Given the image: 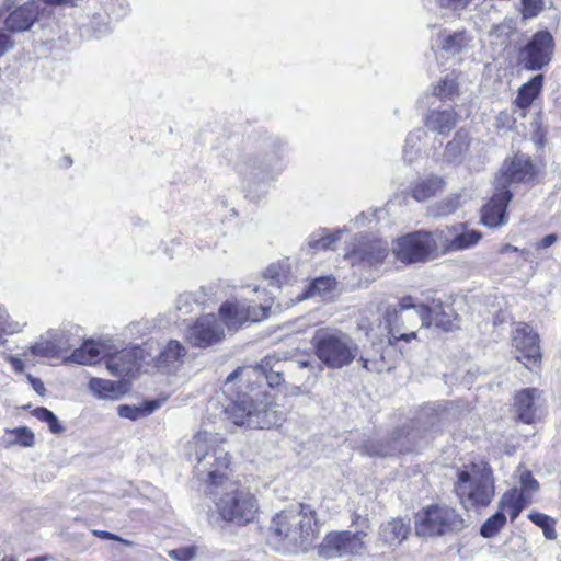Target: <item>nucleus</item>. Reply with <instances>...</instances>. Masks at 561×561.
Segmentation results:
<instances>
[{
    "label": "nucleus",
    "mask_w": 561,
    "mask_h": 561,
    "mask_svg": "<svg viewBox=\"0 0 561 561\" xmlns=\"http://www.w3.org/2000/svg\"><path fill=\"white\" fill-rule=\"evenodd\" d=\"M226 444V438L218 433L201 430L188 442L187 448L196 461L198 480L221 489L214 501L218 518L231 526L243 527L255 520L259 502L249 490L227 479L230 456Z\"/></svg>",
    "instance_id": "1"
},
{
    "label": "nucleus",
    "mask_w": 561,
    "mask_h": 561,
    "mask_svg": "<svg viewBox=\"0 0 561 561\" xmlns=\"http://www.w3.org/2000/svg\"><path fill=\"white\" fill-rule=\"evenodd\" d=\"M284 364L275 355H267L254 367H239L233 370L226 379V391H232L237 381L241 383L238 388L242 389L243 383H247L248 390L238 391L236 398L225 408L227 420L249 428L278 425L284 419L283 413L277 410L270 394L260 389L257 380L264 379L271 388L279 386L284 380Z\"/></svg>",
    "instance_id": "2"
},
{
    "label": "nucleus",
    "mask_w": 561,
    "mask_h": 561,
    "mask_svg": "<svg viewBox=\"0 0 561 561\" xmlns=\"http://www.w3.org/2000/svg\"><path fill=\"white\" fill-rule=\"evenodd\" d=\"M270 531L286 549L307 550L317 538L316 511L307 504L283 510L273 517Z\"/></svg>",
    "instance_id": "3"
},
{
    "label": "nucleus",
    "mask_w": 561,
    "mask_h": 561,
    "mask_svg": "<svg viewBox=\"0 0 561 561\" xmlns=\"http://www.w3.org/2000/svg\"><path fill=\"white\" fill-rule=\"evenodd\" d=\"M454 491L466 510L488 506L494 497L492 470L486 463H470L457 473Z\"/></svg>",
    "instance_id": "4"
},
{
    "label": "nucleus",
    "mask_w": 561,
    "mask_h": 561,
    "mask_svg": "<svg viewBox=\"0 0 561 561\" xmlns=\"http://www.w3.org/2000/svg\"><path fill=\"white\" fill-rule=\"evenodd\" d=\"M311 344L316 356L331 369H341L353 363L358 354V345L346 333L339 330L319 329Z\"/></svg>",
    "instance_id": "5"
},
{
    "label": "nucleus",
    "mask_w": 561,
    "mask_h": 561,
    "mask_svg": "<svg viewBox=\"0 0 561 561\" xmlns=\"http://www.w3.org/2000/svg\"><path fill=\"white\" fill-rule=\"evenodd\" d=\"M414 527L419 537L433 538L460 531L465 522L455 508L445 504H432L416 513Z\"/></svg>",
    "instance_id": "6"
},
{
    "label": "nucleus",
    "mask_w": 561,
    "mask_h": 561,
    "mask_svg": "<svg viewBox=\"0 0 561 561\" xmlns=\"http://www.w3.org/2000/svg\"><path fill=\"white\" fill-rule=\"evenodd\" d=\"M390 255L388 243L381 239L366 237L355 238V242L345 259L350 261L355 273L365 278L373 276Z\"/></svg>",
    "instance_id": "7"
},
{
    "label": "nucleus",
    "mask_w": 561,
    "mask_h": 561,
    "mask_svg": "<svg viewBox=\"0 0 561 561\" xmlns=\"http://www.w3.org/2000/svg\"><path fill=\"white\" fill-rule=\"evenodd\" d=\"M274 294L259 305H249L243 301H227L219 309V317L229 330H238L244 322H257L268 317Z\"/></svg>",
    "instance_id": "8"
},
{
    "label": "nucleus",
    "mask_w": 561,
    "mask_h": 561,
    "mask_svg": "<svg viewBox=\"0 0 561 561\" xmlns=\"http://www.w3.org/2000/svg\"><path fill=\"white\" fill-rule=\"evenodd\" d=\"M365 531L352 533L350 530L328 534L319 546V556L325 559L342 558L345 556H359L366 550Z\"/></svg>",
    "instance_id": "9"
},
{
    "label": "nucleus",
    "mask_w": 561,
    "mask_h": 561,
    "mask_svg": "<svg viewBox=\"0 0 561 561\" xmlns=\"http://www.w3.org/2000/svg\"><path fill=\"white\" fill-rule=\"evenodd\" d=\"M430 232L419 230L399 238L393 245L396 257L407 264L425 262L433 256Z\"/></svg>",
    "instance_id": "10"
},
{
    "label": "nucleus",
    "mask_w": 561,
    "mask_h": 561,
    "mask_svg": "<svg viewBox=\"0 0 561 561\" xmlns=\"http://www.w3.org/2000/svg\"><path fill=\"white\" fill-rule=\"evenodd\" d=\"M512 346L516 359L527 368L537 366L541 360L539 335L527 323L519 322L512 332Z\"/></svg>",
    "instance_id": "11"
},
{
    "label": "nucleus",
    "mask_w": 561,
    "mask_h": 561,
    "mask_svg": "<svg viewBox=\"0 0 561 561\" xmlns=\"http://www.w3.org/2000/svg\"><path fill=\"white\" fill-rule=\"evenodd\" d=\"M554 41L547 31L537 32L520 50V61L528 70H539L547 66L552 56Z\"/></svg>",
    "instance_id": "12"
},
{
    "label": "nucleus",
    "mask_w": 561,
    "mask_h": 561,
    "mask_svg": "<svg viewBox=\"0 0 561 561\" xmlns=\"http://www.w3.org/2000/svg\"><path fill=\"white\" fill-rule=\"evenodd\" d=\"M186 339L196 347H209L225 339L221 320L214 313L199 317L186 332Z\"/></svg>",
    "instance_id": "13"
},
{
    "label": "nucleus",
    "mask_w": 561,
    "mask_h": 561,
    "mask_svg": "<svg viewBox=\"0 0 561 561\" xmlns=\"http://www.w3.org/2000/svg\"><path fill=\"white\" fill-rule=\"evenodd\" d=\"M536 175L535 167L529 157L515 156L512 160H506L495 178V190L510 191L512 184L528 183Z\"/></svg>",
    "instance_id": "14"
},
{
    "label": "nucleus",
    "mask_w": 561,
    "mask_h": 561,
    "mask_svg": "<svg viewBox=\"0 0 561 561\" xmlns=\"http://www.w3.org/2000/svg\"><path fill=\"white\" fill-rule=\"evenodd\" d=\"M415 314L419 317L422 327L435 325L443 331H451L458 328V314L450 305H444L442 301H434L431 307L420 305L415 308Z\"/></svg>",
    "instance_id": "15"
},
{
    "label": "nucleus",
    "mask_w": 561,
    "mask_h": 561,
    "mask_svg": "<svg viewBox=\"0 0 561 561\" xmlns=\"http://www.w3.org/2000/svg\"><path fill=\"white\" fill-rule=\"evenodd\" d=\"M419 317L411 312H402L397 307H388L385 313V321L389 333V344L394 345L397 341L410 342L416 337L415 327Z\"/></svg>",
    "instance_id": "16"
},
{
    "label": "nucleus",
    "mask_w": 561,
    "mask_h": 561,
    "mask_svg": "<svg viewBox=\"0 0 561 561\" xmlns=\"http://www.w3.org/2000/svg\"><path fill=\"white\" fill-rule=\"evenodd\" d=\"M420 430L411 431L400 430L389 444L370 442L365 445L366 451L373 456H392L397 453H408L416 446L414 439L419 436Z\"/></svg>",
    "instance_id": "17"
},
{
    "label": "nucleus",
    "mask_w": 561,
    "mask_h": 561,
    "mask_svg": "<svg viewBox=\"0 0 561 561\" xmlns=\"http://www.w3.org/2000/svg\"><path fill=\"white\" fill-rule=\"evenodd\" d=\"M541 405V392L536 388L522 389L514 397V411L517 420L526 424L536 422L539 417Z\"/></svg>",
    "instance_id": "18"
},
{
    "label": "nucleus",
    "mask_w": 561,
    "mask_h": 561,
    "mask_svg": "<svg viewBox=\"0 0 561 561\" xmlns=\"http://www.w3.org/2000/svg\"><path fill=\"white\" fill-rule=\"evenodd\" d=\"M511 191L495 190L490 202L482 208L481 220L490 228L500 227L507 221L506 207L512 201Z\"/></svg>",
    "instance_id": "19"
},
{
    "label": "nucleus",
    "mask_w": 561,
    "mask_h": 561,
    "mask_svg": "<svg viewBox=\"0 0 561 561\" xmlns=\"http://www.w3.org/2000/svg\"><path fill=\"white\" fill-rule=\"evenodd\" d=\"M103 357L108 371L117 377L130 376L140 366V357L135 348H123L112 354H103Z\"/></svg>",
    "instance_id": "20"
},
{
    "label": "nucleus",
    "mask_w": 561,
    "mask_h": 561,
    "mask_svg": "<svg viewBox=\"0 0 561 561\" xmlns=\"http://www.w3.org/2000/svg\"><path fill=\"white\" fill-rule=\"evenodd\" d=\"M186 356V347L176 340H170L157 357V366L172 373L183 366Z\"/></svg>",
    "instance_id": "21"
},
{
    "label": "nucleus",
    "mask_w": 561,
    "mask_h": 561,
    "mask_svg": "<svg viewBox=\"0 0 561 561\" xmlns=\"http://www.w3.org/2000/svg\"><path fill=\"white\" fill-rule=\"evenodd\" d=\"M38 16L35 2H26L11 12L5 19V26L11 32H24L32 27Z\"/></svg>",
    "instance_id": "22"
},
{
    "label": "nucleus",
    "mask_w": 561,
    "mask_h": 561,
    "mask_svg": "<svg viewBox=\"0 0 561 561\" xmlns=\"http://www.w3.org/2000/svg\"><path fill=\"white\" fill-rule=\"evenodd\" d=\"M410 531L409 522H404L402 518H393L380 526L378 539L385 546H397L408 537Z\"/></svg>",
    "instance_id": "23"
},
{
    "label": "nucleus",
    "mask_w": 561,
    "mask_h": 561,
    "mask_svg": "<svg viewBox=\"0 0 561 561\" xmlns=\"http://www.w3.org/2000/svg\"><path fill=\"white\" fill-rule=\"evenodd\" d=\"M457 119L458 115L454 110H433L426 115L424 124L431 131L448 135L455 128Z\"/></svg>",
    "instance_id": "24"
},
{
    "label": "nucleus",
    "mask_w": 561,
    "mask_h": 561,
    "mask_svg": "<svg viewBox=\"0 0 561 561\" xmlns=\"http://www.w3.org/2000/svg\"><path fill=\"white\" fill-rule=\"evenodd\" d=\"M542 82L543 76L537 75L530 81L520 87L514 102L515 106L518 108L515 113H518L519 117L524 118L526 116L527 108L541 91Z\"/></svg>",
    "instance_id": "25"
},
{
    "label": "nucleus",
    "mask_w": 561,
    "mask_h": 561,
    "mask_svg": "<svg viewBox=\"0 0 561 561\" xmlns=\"http://www.w3.org/2000/svg\"><path fill=\"white\" fill-rule=\"evenodd\" d=\"M440 47L448 54L456 55L471 47L472 37L466 31L440 34Z\"/></svg>",
    "instance_id": "26"
},
{
    "label": "nucleus",
    "mask_w": 561,
    "mask_h": 561,
    "mask_svg": "<svg viewBox=\"0 0 561 561\" xmlns=\"http://www.w3.org/2000/svg\"><path fill=\"white\" fill-rule=\"evenodd\" d=\"M102 348L103 346L93 341H87L72 352L68 360L80 365H94L100 360Z\"/></svg>",
    "instance_id": "27"
},
{
    "label": "nucleus",
    "mask_w": 561,
    "mask_h": 561,
    "mask_svg": "<svg viewBox=\"0 0 561 561\" xmlns=\"http://www.w3.org/2000/svg\"><path fill=\"white\" fill-rule=\"evenodd\" d=\"M455 226L445 227L430 232L431 250L433 255L438 253L454 252L453 238Z\"/></svg>",
    "instance_id": "28"
},
{
    "label": "nucleus",
    "mask_w": 561,
    "mask_h": 561,
    "mask_svg": "<svg viewBox=\"0 0 561 561\" xmlns=\"http://www.w3.org/2000/svg\"><path fill=\"white\" fill-rule=\"evenodd\" d=\"M525 504L526 496L518 493L516 489H512L503 494L500 501V508L507 512L511 519L514 520L524 510Z\"/></svg>",
    "instance_id": "29"
},
{
    "label": "nucleus",
    "mask_w": 561,
    "mask_h": 561,
    "mask_svg": "<svg viewBox=\"0 0 561 561\" xmlns=\"http://www.w3.org/2000/svg\"><path fill=\"white\" fill-rule=\"evenodd\" d=\"M443 184L444 182L440 178H428L416 183L411 188V195L417 202H424L427 198L434 196L443 187Z\"/></svg>",
    "instance_id": "30"
},
{
    "label": "nucleus",
    "mask_w": 561,
    "mask_h": 561,
    "mask_svg": "<svg viewBox=\"0 0 561 561\" xmlns=\"http://www.w3.org/2000/svg\"><path fill=\"white\" fill-rule=\"evenodd\" d=\"M469 147V137L467 131L460 129L458 130L453 140H450L444 151V157L449 162L457 161L468 149Z\"/></svg>",
    "instance_id": "31"
},
{
    "label": "nucleus",
    "mask_w": 561,
    "mask_h": 561,
    "mask_svg": "<svg viewBox=\"0 0 561 561\" xmlns=\"http://www.w3.org/2000/svg\"><path fill=\"white\" fill-rule=\"evenodd\" d=\"M482 234L476 230H466L462 225L455 226L453 238L454 251H461L476 245Z\"/></svg>",
    "instance_id": "32"
},
{
    "label": "nucleus",
    "mask_w": 561,
    "mask_h": 561,
    "mask_svg": "<svg viewBox=\"0 0 561 561\" xmlns=\"http://www.w3.org/2000/svg\"><path fill=\"white\" fill-rule=\"evenodd\" d=\"M445 413L439 412L435 407H425L417 417V424L424 432L438 431L444 422Z\"/></svg>",
    "instance_id": "33"
},
{
    "label": "nucleus",
    "mask_w": 561,
    "mask_h": 561,
    "mask_svg": "<svg viewBox=\"0 0 561 561\" xmlns=\"http://www.w3.org/2000/svg\"><path fill=\"white\" fill-rule=\"evenodd\" d=\"M89 387L90 390L100 399H115L118 397L119 391L114 381L92 378Z\"/></svg>",
    "instance_id": "34"
},
{
    "label": "nucleus",
    "mask_w": 561,
    "mask_h": 561,
    "mask_svg": "<svg viewBox=\"0 0 561 561\" xmlns=\"http://www.w3.org/2000/svg\"><path fill=\"white\" fill-rule=\"evenodd\" d=\"M25 327L26 321L24 319H14L4 307L0 306V339L3 335L19 333Z\"/></svg>",
    "instance_id": "35"
},
{
    "label": "nucleus",
    "mask_w": 561,
    "mask_h": 561,
    "mask_svg": "<svg viewBox=\"0 0 561 561\" xmlns=\"http://www.w3.org/2000/svg\"><path fill=\"white\" fill-rule=\"evenodd\" d=\"M287 275L288 266L280 262L272 263L263 272L264 279L270 280L268 285L275 289L280 287V284L286 280Z\"/></svg>",
    "instance_id": "36"
},
{
    "label": "nucleus",
    "mask_w": 561,
    "mask_h": 561,
    "mask_svg": "<svg viewBox=\"0 0 561 561\" xmlns=\"http://www.w3.org/2000/svg\"><path fill=\"white\" fill-rule=\"evenodd\" d=\"M4 439L8 444H19L23 447H31L34 445V434L26 426L8 431Z\"/></svg>",
    "instance_id": "37"
},
{
    "label": "nucleus",
    "mask_w": 561,
    "mask_h": 561,
    "mask_svg": "<svg viewBox=\"0 0 561 561\" xmlns=\"http://www.w3.org/2000/svg\"><path fill=\"white\" fill-rule=\"evenodd\" d=\"M505 523V514L503 512H496L483 523L480 534L484 538H492L504 527Z\"/></svg>",
    "instance_id": "38"
},
{
    "label": "nucleus",
    "mask_w": 561,
    "mask_h": 561,
    "mask_svg": "<svg viewBox=\"0 0 561 561\" xmlns=\"http://www.w3.org/2000/svg\"><path fill=\"white\" fill-rule=\"evenodd\" d=\"M157 404L153 402L147 403L144 408L123 404L117 408L118 415L124 419L136 421L154 411Z\"/></svg>",
    "instance_id": "39"
},
{
    "label": "nucleus",
    "mask_w": 561,
    "mask_h": 561,
    "mask_svg": "<svg viewBox=\"0 0 561 561\" xmlns=\"http://www.w3.org/2000/svg\"><path fill=\"white\" fill-rule=\"evenodd\" d=\"M528 517L535 525L539 526L542 529L543 535L547 539L553 540L557 538L554 520L551 517H549L546 514L537 512L530 513Z\"/></svg>",
    "instance_id": "40"
},
{
    "label": "nucleus",
    "mask_w": 561,
    "mask_h": 561,
    "mask_svg": "<svg viewBox=\"0 0 561 561\" xmlns=\"http://www.w3.org/2000/svg\"><path fill=\"white\" fill-rule=\"evenodd\" d=\"M335 285V280L332 277H319L316 278L308 287L307 291L302 294V298H311L316 295H322L329 293Z\"/></svg>",
    "instance_id": "41"
},
{
    "label": "nucleus",
    "mask_w": 561,
    "mask_h": 561,
    "mask_svg": "<svg viewBox=\"0 0 561 561\" xmlns=\"http://www.w3.org/2000/svg\"><path fill=\"white\" fill-rule=\"evenodd\" d=\"M342 234V230H335L332 233H325L320 237H316L314 234L310 238L308 245L313 250H328L331 245L340 240Z\"/></svg>",
    "instance_id": "42"
},
{
    "label": "nucleus",
    "mask_w": 561,
    "mask_h": 561,
    "mask_svg": "<svg viewBox=\"0 0 561 561\" xmlns=\"http://www.w3.org/2000/svg\"><path fill=\"white\" fill-rule=\"evenodd\" d=\"M458 92L456 80L449 76L444 78L440 83L434 88V94L442 100H451Z\"/></svg>",
    "instance_id": "43"
},
{
    "label": "nucleus",
    "mask_w": 561,
    "mask_h": 561,
    "mask_svg": "<svg viewBox=\"0 0 561 561\" xmlns=\"http://www.w3.org/2000/svg\"><path fill=\"white\" fill-rule=\"evenodd\" d=\"M422 139V130L417 129L408 135L405 139V145L403 148V158L412 162L415 154L419 152V146Z\"/></svg>",
    "instance_id": "44"
},
{
    "label": "nucleus",
    "mask_w": 561,
    "mask_h": 561,
    "mask_svg": "<svg viewBox=\"0 0 561 561\" xmlns=\"http://www.w3.org/2000/svg\"><path fill=\"white\" fill-rule=\"evenodd\" d=\"M358 360L367 371L381 373L385 369L383 354L381 352H377L371 356L360 355Z\"/></svg>",
    "instance_id": "45"
},
{
    "label": "nucleus",
    "mask_w": 561,
    "mask_h": 561,
    "mask_svg": "<svg viewBox=\"0 0 561 561\" xmlns=\"http://www.w3.org/2000/svg\"><path fill=\"white\" fill-rule=\"evenodd\" d=\"M197 294L184 293L180 295L176 299L175 308L182 314H188L193 312L194 305L198 304V299L196 298Z\"/></svg>",
    "instance_id": "46"
},
{
    "label": "nucleus",
    "mask_w": 561,
    "mask_h": 561,
    "mask_svg": "<svg viewBox=\"0 0 561 561\" xmlns=\"http://www.w3.org/2000/svg\"><path fill=\"white\" fill-rule=\"evenodd\" d=\"M279 164V159L273 157L268 161L261 162L257 168L259 172L253 171L251 174L254 179H259L262 181L270 179L272 178L271 173L273 172V170L278 169Z\"/></svg>",
    "instance_id": "47"
},
{
    "label": "nucleus",
    "mask_w": 561,
    "mask_h": 561,
    "mask_svg": "<svg viewBox=\"0 0 561 561\" xmlns=\"http://www.w3.org/2000/svg\"><path fill=\"white\" fill-rule=\"evenodd\" d=\"M31 352L36 356L53 357L58 353V350L55 343L42 341L31 346Z\"/></svg>",
    "instance_id": "48"
},
{
    "label": "nucleus",
    "mask_w": 561,
    "mask_h": 561,
    "mask_svg": "<svg viewBox=\"0 0 561 561\" xmlns=\"http://www.w3.org/2000/svg\"><path fill=\"white\" fill-rule=\"evenodd\" d=\"M539 488L538 481L531 476L529 471H525L520 476V491L523 495L527 496L536 492Z\"/></svg>",
    "instance_id": "49"
},
{
    "label": "nucleus",
    "mask_w": 561,
    "mask_h": 561,
    "mask_svg": "<svg viewBox=\"0 0 561 561\" xmlns=\"http://www.w3.org/2000/svg\"><path fill=\"white\" fill-rule=\"evenodd\" d=\"M169 557L175 561H192L196 556L195 547H183L168 552Z\"/></svg>",
    "instance_id": "50"
},
{
    "label": "nucleus",
    "mask_w": 561,
    "mask_h": 561,
    "mask_svg": "<svg viewBox=\"0 0 561 561\" xmlns=\"http://www.w3.org/2000/svg\"><path fill=\"white\" fill-rule=\"evenodd\" d=\"M523 5L524 18H534L543 9V0H523Z\"/></svg>",
    "instance_id": "51"
},
{
    "label": "nucleus",
    "mask_w": 561,
    "mask_h": 561,
    "mask_svg": "<svg viewBox=\"0 0 561 561\" xmlns=\"http://www.w3.org/2000/svg\"><path fill=\"white\" fill-rule=\"evenodd\" d=\"M420 305H414L412 302V298L408 296V297L402 298V300L398 305L397 309L402 312H411V313L415 314V308H417Z\"/></svg>",
    "instance_id": "52"
},
{
    "label": "nucleus",
    "mask_w": 561,
    "mask_h": 561,
    "mask_svg": "<svg viewBox=\"0 0 561 561\" xmlns=\"http://www.w3.org/2000/svg\"><path fill=\"white\" fill-rule=\"evenodd\" d=\"M471 0H438L440 7L454 10L463 9Z\"/></svg>",
    "instance_id": "53"
},
{
    "label": "nucleus",
    "mask_w": 561,
    "mask_h": 561,
    "mask_svg": "<svg viewBox=\"0 0 561 561\" xmlns=\"http://www.w3.org/2000/svg\"><path fill=\"white\" fill-rule=\"evenodd\" d=\"M46 423L48 424L49 431L54 434H60L65 431L64 426L54 413Z\"/></svg>",
    "instance_id": "54"
},
{
    "label": "nucleus",
    "mask_w": 561,
    "mask_h": 561,
    "mask_svg": "<svg viewBox=\"0 0 561 561\" xmlns=\"http://www.w3.org/2000/svg\"><path fill=\"white\" fill-rule=\"evenodd\" d=\"M33 415L37 417L39 421L47 422L49 417L53 415V412L44 407L36 408L33 411Z\"/></svg>",
    "instance_id": "55"
},
{
    "label": "nucleus",
    "mask_w": 561,
    "mask_h": 561,
    "mask_svg": "<svg viewBox=\"0 0 561 561\" xmlns=\"http://www.w3.org/2000/svg\"><path fill=\"white\" fill-rule=\"evenodd\" d=\"M558 240V237L557 234L554 233H550V234H547L537 244V248L538 249H546V248H549L551 247L552 244H554Z\"/></svg>",
    "instance_id": "56"
},
{
    "label": "nucleus",
    "mask_w": 561,
    "mask_h": 561,
    "mask_svg": "<svg viewBox=\"0 0 561 561\" xmlns=\"http://www.w3.org/2000/svg\"><path fill=\"white\" fill-rule=\"evenodd\" d=\"M11 47L12 43L10 42V37L5 34H0V57Z\"/></svg>",
    "instance_id": "57"
},
{
    "label": "nucleus",
    "mask_w": 561,
    "mask_h": 561,
    "mask_svg": "<svg viewBox=\"0 0 561 561\" xmlns=\"http://www.w3.org/2000/svg\"><path fill=\"white\" fill-rule=\"evenodd\" d=\"M28 380H30L33 389L38 394H43L45 392V386H44L43 381L39 378H35V377L28 376Z\"/></svg>",
    "instance_id": "58"
},
{
    "label": "nucleus",
    "mask_w": 561,
    "mask_h": 561,
    "mask_svg": "<svg viewBox=\"0 0 561 561\" xmlns=\"http://www.w3.org/2000/svg\"><path fill=\"white\" fill-rule=\"evenodd\" d=\"M358 327V330L365 332V334L368 336L370 334V332L373 331V325L371 323L368 321V319L366 318H363L360 319V321L358 322L357 324Z\"/></svg>",
    "instance_id": "59"
},
{
    "label": "nucleus",
    "mask_w": 561,
    "mask_h": 561,
    "mask_svg": "<svg viewBox=\"0 0 561 561\" xmlns=\"http://www.w3.org/2000/svg\"><path fill=\"white\" fill-rule=\"evenodd\" d=\"M93 535L101 539H111V540L118 539L117 535H114V534L105 531V530H93Z\"/></svg>",
    "instance_id": "60"
},
{
    "label": "nucleus",
    "mask_w": 561,
    "mask_h": 561,
    "mask_svg": "<svg viewBox=\"0 0 561 561\" xmlns=\"http://www.w3.org/2000/svg\"><path fill=\"white\" fill-rule=\"evenodd\" d=\"M11 365L14 368V370H16V371H22L24 368V363L19 358L12 357Z\"/></svg>",
    "instance_id": "61"
},
{
    "label": "nucleus",
    "mask_w": 561,
    "mask_h": 561,
    "mask_svg": "<svg viewBox=\"0 0 561 561\" xmlns=\"http://www.w3.org/2000/svg\"><path fill=\"white\" fill-rule=\"evenodd\" d=\"M45 3L50 5H59V4H73L76 0H43Z\"/></svg>",
    "instance_id": "62"
},
{
    "label": "nucleus",
    "mask_w": 561,
    "mask_h": 561,
    "mask_svg": "<svg viewBox=\"0 0 561 561\" xmlns=\"http://www.w3.org/2000/svg\"><path fill=\"white\" fill-rule=\"evenodd\" d=\"M511 251L516 252V251H518V249L516 247L512 245V244H508V243L502 245L501 249H500L501 253H506V252H511Z\"/></svg>",
    "instance_id": "63"
},
{
    "label": "nucleus",
    "mask_w": 561,
    "mask_h": 561,
    "mask_svg": "<svg viewBox=\"0 0 561 561\" xmlns=\"http://www.w3.org/2000/svg\"><path fill=\"white\" fill-rule=\"evenodd\" d=\"M54 558L51 556H38V557H34V558H31L28 559L27 561H53Z\"/></svg>",
    "instance_id": "64"
}]
</instances>
